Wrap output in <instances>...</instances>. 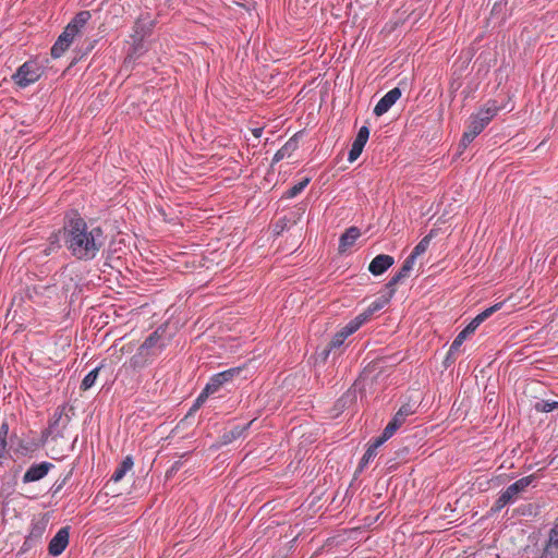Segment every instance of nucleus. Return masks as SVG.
Masks as SVG:
<instances>
[{
	"label": "nucleus",
	"instance_id": "obj_1",
	"mask_svg": "<svg viewBox=\"0 0 558 558\" xmlns=\"http://www.w3.org/2000/svg\"><path fill=\"white\" fill-rule=\"evenodd\" d=\"M60 234L71 256L81 262L95 259L108 238L102 227L87 222L75 209L65 213Z\"/></svg>",
	"mask_w": 558,
	"mask_h": 558
},
{
	"label": "nucleus",
	"instance_id": "obj_2",
	"mask_svg": "<svg viewBox=\"0 0 558 558\" xmlns=\"http://www.w3.org/2000/svg\"><path fill=\"white\" fill-rule=\"evenodd\" d=\"M90 17L89 11H80L75 14L51 47L50 54L53 59L60 58L69 49L75 37L82 35L83 28Z\"/></svg>",
	"mask_w": 558,
	"mask_h": 558
},
{
	"label": "nucleus",
	"instance_id": "obj_3",
	"mask_svg": "<svg viewBox=\"0 0 558 558\" xmlns=\"http://www.w3.org/2000/svg\"><path fill=\"white\" fill-rule=\"evenodd\" d=\"M376 364L377 363H371L364 367L353 385L336 401V411L343 412L355 404L357 395L364 391V383L369 378L371 374L376 371Z\"/></svg>",
	"mask_w": 558,
	"mask_h": 558
},
{
	"label": "nucleus",
	"instance_id": "obj_4",
	"mask_svg": "<svg viewBox=\"0 0 558 558\" xmlns=\"http://www.w3.org/2000/svg\"><path fill=\"white\" fill-rule=\"evenodd\" d=\"M536 474H531L529 476L522 477L511 485H509L504 492L500 493L499 497L496 499L494 505L490 508L493 513L499 512L502 508H505L508 504L514 501L515 496L526 489L534 480L536 478Z\"/></svg>",
	"mask_w": 558,
	"mask_h": 558
},
{
	"label": "nucleus",
	"instance_id": "obj_5",
	"mask_svg": "<svg viewBox=\"0 0 558 558\" xmlns=\"http://www.w3.org/2000/svg\"><path fill=\"white\" fill-rule=\"evenodd\" d=\"M141 19L135 22L134 25V34L132 35L133 44L131 45L126 57L123 61V66L125 69L133 70L134 64L138 58H141L146 51L144 39L147 36V33L140 32Z\"/></svg>",
	"mask_w": 558,
	"mask_h": 558
},
{
	"label": "nucleus",
	"instance_id": "obj_6",
	"mask_svg": "<svg viewBox=\"0 0 558 558\" xmlns=\"http://www.w3.org/2000/svg\"><path fill=\"white\" fill-rule=\"evenodd\" d=\"M41 76V71L35 61H26L13 74L12 78L16 85L24 88L37 82Z\"/></svg>",
	"mask_w": 558,
	"mask_h": 558
},
{
	"label": "nucleus",
	"instance_id": "obj_7",
	"mask_svg": "<svg viewBox=\"0 0 558 558\" xmlns=\"http://www.w3.org/2000/svg\"><path fill=\"white\" fill-rule=\"evenodd\" d=\"M170 340L171 335L168 333V324H162L142 344L157 355L169 344Z\"/></svg>",
	"mask_w": 558,
	"mask_h": 558
},
{
	"label": "nucleus",
	"instance_id": "obj_8",
	"mask_svg": "<svg viewBox=\"0 0 558 558\" xmlns=\"http://www.w3.org/2000/svg\"><path fill=\"white\" fill-rule=\"evenodd\" d=\"M243 371L244 367L238 366L213 375L205 386L206 392L214 395L226 384L231 383L235 377H239Z\"/></svg>",
	"mask_w": 558,
	"mask_h": 558
},
{
	"label": "nucleus",
	"instance_id": "obj_9",
	"mask_svg": "<svg viewBox=\"0 0 558 558\" xmlns=\"http://www.w3.org/2000/svg\"><path fill=\"white\" fill-rule=\"evenodd\" d=\"M66 403L57 407L48 422L50 429L56 430V437H63V430L66 428L71 421V417L66 414Z\"/></svg>",
	"mask_w": 558,
	"mask_h": 558
},
{
	"label": "nucleus",
	"instance_id": "obj_10",
	"mask_svg": "<svg viewBox=\"0 0 558 558\" xmlns=\"http://www.w3.org/2000/svg\"><path fill=\"white\" fill-rule=\"evenodd\" d=\"M70 526L61 527L48 545V553L51 556L61 555L69 545Z\"/></svg>",
	"mask_w": 558,
	"mask_h": 558
},
{
	"label": "nucleus",
	"instance_id": "obj_11",
	"mask_svg": "<svg viewBox=\"0 0 558 558\" xmlns=\"http://www.w3.org/2000/svg\"><path fill=\"white\" fill-rule=\"evenodd\" d=\"M369 137V129L365 125L360 128L353 143L351 149L349 150L348 160L350 162L355 161L362 154L365 144L367 143Z\"/></svg>",
	"mask_w": 558,
	"mask_h": 558
},
{
	"label": "nucleus",
	"instance_id": "obj_12",
	"mask_svg": "<svg viewBox=\"0 0 558 558\" xmlns=\"http://www.w3.org/2000/svg\"><path fill=\"white\" fill-rule=\"evenodd\" d=\"M400 97L401 89L399 87L392 88L379 99L374 108V114L377 117L385 114Z\"/></svg>",
	"mask_w": 558,
	"mask_h": 558
},
{
	"label": "nucleus",
	"instance_id": "obj_13",
	"mask_svg": "<svg viewBox=\"0 0 558 558\" xmlns=\"http://www.w3.org/2000/svg\"><path fill=\"white\" fill-rule=\"evenodd\" d=\"M52 466H53L52 463L47 462V461L32 464L28 468V470L25 472V474L23 476V482L32 483V482H37V481L44 478L48 474V472L50 471V469Z\"/></svg>",
	"mask_w": 558,
	"mask_h": 558
},
{
	"label": "nucleus",
	"instance_id": "obj_14",
	"mask_svg": "<svg viewBox=\"0 0 558 558\" xmlns=\"http://www.w3.org/2000/svg\"><path fill=\"white\" fill-rule=\"evenodd\" d=\"M395 263L392 256L387 254H379L373 258L368 265V271L374 276H380L387 271Z\"/></svg>",
	"mask_w": 558,
	"mask_h": 558
},
{
	"label": "nucleus",
	"instance_id": "obj_15",
	"mask_svg": "<svg viewBox=\"0 0 558 558\" xmlns=\"http://www.w3.org/2000/svg\"><path fill=\"white\" fill-rule=\"evenodd\" d=\"M153 356H155V354H153L150 350L141 344L136 353L130 359L129 366L133 371L142 369L150 362Z\"/></svg>",
	"mask_w": 558,
	"mask_h": 558
},
{
	"label": "nucleus",
	"instance_id": "obj_16",
	"mask_svg": "<svg viewBox=\"0 0 558 558\" xmlns=\"http://www.w3.org/2000/svg\"><path fill=\"white\" fill-rule=\"evenodd\" d=\"M361 236V231L357 227L352 226L348 228L344 233L341 234L339 239V253L347 252L350 247H352L355 241Z\"/></svg>",
	"mask_w": 558,
	"mask_h": 558
},
{
	"label": "nucleus",
	"instance_id": "obj_17",
	"mask_svg": "<svg viewBox=\"0 0 558 558\" xmlns=\"http://www.w3.org/2000/svg\"><path fill=\"white\" fill-rule=\"evenodd\" d=\"M477 327H475L474 324H472V322H470L463 330H461L458 336L454 338V340L452 341L450 348H449V355H453L456 354L460 347L462 345L463 341L471 335L473 333L475 330H476Z\"/></svg>",
	"mask_w": 558,
	"mask_h": 558
},
{
	"label": "nucleus",
	"instance_id": "obj_18",
	"mask_svg": "<svg viewBox=\"0 0 558 558\" xmlns=\"http://www.w3.org/2000/svg\"><path fill=\"white\" fill-rule=\"evenodd\" d=\"M499 110L500 107L497 105V101L489 100L486 106L476 113V116L480 118V121H483L484 124L488 125Z\"/></svg>",
	"mask_w": 558,
	"mask_h": 558
},
{
	"label": "nucleus",
	"instance_id": "obj_19",
	"mask_svg": "<svg viewBox=\"0 0 558 558\" xmlns=\"http://www.w3.org/2000/svg\"><path fill=\"white\" fill-rule=\"evenodd\" d=\"M299 147L296 136L291 137L280 149L277 150L272 158V163H277L284 157L290 156Z\"/></svg>",
	"mask_w": 558,
	"mask_h": 558
},
{
	"label": "nucleus",
	"instance_id": "obj_20",
	"mask_svg": "<svg viewBox=\"0 0 558 558\" xmlns=\"http://www.w3.org/2000/svg\"><path fill=\"white\" fill-rule=\"evenodd\" d=\"M252 423H253V421L248 422L244 426L236 425V426L232 427L230 430L225 432L220 437L221 444L228 445V444L232 442L233 440L238 439L239 437H241L243 435V433L251 426Z\"/></svg>",
	"mask_w": 558,
	"mask_h": 558
},
{
	"label": "nucleus",
	"instance_id": "obj_21",
	"mask_svg": "<svg viewBox=\"0 0 558 558\" xmlns=\"http://www.w3.org/2000/svg\"><path fill=\"white\" fill-rule=\"evenodd\" d=\"M133 458L131 456H126L114 470L113 474L111 475V481L116 483L120 482L124 477L126 472H129L133 468Z\"/></svg>",
	"mask_w": 558,
	"mask_h": 558
},
{
	"label": "nucleus",
	"instance_id": "obj_22",
	"mask_svg": "<svg viewBox=\"0 0 558 558\" xmlns=\"http://www.w3.org/2000/svg\"><path fill=\"white\" fill-rule=\"evenodd\" d=\"M368 322L365 316L361 313L353 319H351L344 327L340 329L347 337L351 336L355 331H357L363 324Z\"/></svg>",
	"mask_w": 558,
	"mask_h": 558
},
{
	"label": "nucleus",
	"instance_id": "obj_23",
	"mask_svg": "<svg viewBox=\"0 0 558 558\" xmlns=\"http://www.w3.org/2000/svg\"><path fill=\"white\" fill-rule=\"evenodd\" d=\"M389 302V296L383 294L377 300H375L362 314L365 316L367 320H369L377 311L381 310Z\"/></svg>",
	"mask_w": 558,
	"mask_h": 558
},
{
	"label": "nucleus",
	"instance_id": "obj_24",
	"mask_svg": "<svg viewBox=\"0 0 558 558\" xmlns=\"http://www.w3.org/2000/svg\"><path fill=\"white\" fill-rule=\"evenodd\" d=\"M298 215H299L298 213L292 211V213L290 214V217L284 216V217H282V218L278 219V220H277V222L275 223V229H274V230H275V232H276L277 234H280V233H282L286 229H288L290 225H294V223L296 222V216H298Z\"/></svg>",
	"mask_w": 558,
	"mask_h": 558
},
{
	"label": "nucleus",
	"instance_id": "obj_25",
	"mask_svg": "<svg viewBox=\"0 0 558 558\" xmlns=\"http://www.w3.org/2000/svg\"><path fill=\"white\" fill-rule=\"evenodd\" d=\"M435 234V230H430L429 233L427 235H425L416 245L415 247L413 248V251L411 252V256H413L414 258H416L417 256H420L421 254L425 253L426 250L428 248V245H429V242L430 240L433 239Z\"/></svg>",
	"mask_w": 558,
	"mask_h": 558
},
{
	"label": "nucleus",
	"instance_id": "obj_26",
	"mask_svg": "<svg viewBox=\"0 0 558 558\" xmlns=\"http://www.w3.org/2000/svg\"><path fill=\"white\" fill-rule=\"evenodd\" d=\"M502 306V303H496L495 305L486 308L485 311L477 314L471 322L475 325V327H478L484 320H486L490 315H493L495 312L500 310Z\"/></svg>",
	"mask_w": 558,
	"mask_h": 558
},
{
	"label": "nucleus",
	"instance_id": "obj_27",
	"mask_svg": "<svg viewBox=\"0 0 558 558\" xmlns=\"http://www.w3.org/2000/svg\"><path fill=\"white\" fill-rule=\"evenodd\" d=\"M101 367H102V365L95 367L83 378L81 386H80V389L82 391H86L94 386Z\"/></svg>",
	"mask_w": 558,
	"mask_h": 558
},
{
	"label": "nucleus",
	"instance_id": "obj_28",
	"mask_svg": "<svg viewBox=\"0 0 558 558\" xmlns=\"http://www.w3.org/2000/svg\"><path fill=\"white\" fill-rule=\"evenodd\" d=\"M414 410L412 409V405L409 403H404L400 407V409L397 411V413L393 415L392 420L397 422L400 426L403 425L405 422V418L413 414Z\"/></svg>",
	"mask_w": 558,
	"mask_h": 558
},
{
	"label": "nucleus",
	"instance_id": "obj_29",
	"mask_svg": "<svg viewBox=\"0 0 558 558\" xmlns=\"http://www.w3.org/2000/svg\"><path fill=\"white\" fill-rule=\"evenodd\" d=\"M46 522L44 521H37L32 523V527L29 531V536L35 539V542L40 543L43 535L46 531Z\"/></svg>",
	"mask_w": 558,
	"mask_h": 558
},
{
	"label": "nucleus",
	"instance_id": "obj_30",
	"mask_svg": "<svg viewBox=\"0 0 558 558\" xmlns=\"http://www.w3.org/2000/svg\"><path fill=\"white\" fill-rule=\"evenodd\" d=\"M310 181H311L310 178H304L302 181H300L299 183H296L293 186H291L290 189H288L284 192L283 196L287 197V198L295 197L296 195H299L307 186Z\"/></svg>",
	"mask_w": 558,
	"mask_h": 558
},
{
	"label": "nucleus",
	"instance_id": "obj_31",
	"mask_svg": "<svg viewBox=\"0 0 558 558\" xmlns=\"http://www.w3.org/2000/svg\"><path fill=\"white\" fill-rule=\"evenodd\" d=\"M533 408L536 412L548 413L558 409V401L539 400Z\"/></svg>",
	"mask_w": 558,
	"mask_h": 558
},
{
	"label": "nucleus",
	"instance_id": "obj_32",
	"mask_svg": "<svg viewBox=\"0 0 558 558\" xmlns=\"http://www.w3.org/2000/svg\"><path fill=\"white\" fill-rule=\"evenodd\" d=\"M98 43V39H85L80 46H77L74 50V53H81V57L87 56L89 52L93 51L96 44Z\"/></svg>",
	"mask_w": 558,
	"mask_h": 558
},
{
	"label": "nucleus",
	"instance_id": "obj_33",
	"mask_svg": "<svg viewBox=\"0 0 558 558\" xmlns=\"http://www.w3.org/2000/svg\"><path fill=\"white\" fill-rule=\"evenodd\" d=\"M470 123L468 125V130L474 135L477 136L482 133V131L487 126L483 121H480V118L476 114H472L470 118Z\"/></svg>",
	"mask_w": 558,
	"mask_h": 558
},
{
	"label": "nucleus",
	"instance_id": "obj_34",
	"mask_svg": "<svg viewBox=\"0 0 558 558\" xmlns=\"http://www.w3.org/2000/svg\"><path fill=\"white\" fill-rule=\"evenodd\" d=\"M376 454H377V451L367 447L365 453L363 454L362 459L360 460L356 472H362L366 468V465L369 463V461L376 457Z\"/></svg>",
	"mask_w": 558,
	"mask_h": 558
},
{
	"label": "nucleus",
	"instance_id": "obj_35",
	"mask_svg": "<svg viewBox=\"0 0 558 558\" xmlns=\"http://www.w3.org/2000/svg\"><path fill=\"white\" fill-rule=\"evenodd\" d=\"M538 558H558V546L546 542Z\"/></svg>",
	"mask_w": 558,
	"mask_h": 558
},
{
	"label": "nucleus",
	"instance_id": "obj_36",
	"mask_svg": "<svg viewBox=\"0 0 558 558\" xmlns=\"http://www.w3.org/2000/svg\"><path fill=\"white\" fill-rule=\"evenodd\" d=\"M9 423L3 421L0 426V449H9L8 444Z\"/></svg>",
	"mask_w": 558,
	"mask_h": 558
},
{
	"label": "nucleus",
	"instance_id": "obj_37",
	"mask_svg": "<svg viewBox=\"0 0 558 558\" xmlns=\"http://www.w3.org/2000/svg\"><path fill=\"white\" fill-rule=\"evenodd\" d=\"M210 395L211 393L206 392V388H204L203 391L198 395V397L194 401V404L191 407L189 414H192L193 412L197 411L204 404V402Z\"/></svg>",
	"mask_w": 558,
	"mask_h": 558
},
{
	"label": "nucleus",
	"instance_id": "obj_38",
	"mask_svg": "<svg viewBox=\"0 0 558 558\" xmlns=\"http://www.w3.org/2000/svg\"><path fill=\"white\" fill-rule=\"evenodd\" d=\"M60 241H62L61 239V234H60V231L58 233H52L50 236H49V242H50V245L48 248H46L44 251V253L46 255H49L50 251L54 250V248H60L61 247V244H60Z\"/></svg>",
	"mask_w": 558,
	"mask_h": 558
},
{
	"label": "nucleus",
	"instance_id": "obj_39",
	"mask_svg": "<svg viewBox=\"0 0 558 558\" xmlns=\"http://www.w3.org/2000/svg\"><path fill=\"white\" fill-rule=\"evenodd\" d=\"M348 337L342 332V331H338L335 333V336L331 338L330 342L328 343V345L330 347V349H339L344 340L347 339Z\"/></svg>",
	"mask_w": 558,
	"mask_h": 558
},
{
	"label": "nucleus",
	"instance_id": "obj_40",
	"mask_svg": "<svg viewBox=\"0 0 558 558\" xmlns=\"http://www.w3.org/2000/svg\"><path fill=\"white\" fill-rule=\"evenodd\" d=\"M415 259H416V258H414L413 256L409 255V256L404 259V262H403V264H402L401 268L399 269V271H400V272H402L407 278L409 277L410 271H411V269L413 268V265H414V263H415Z\"/></svg>",
	"mask_w": 558,
	"mask_h": 558
},
{
	"label": "nucleus",
	"instance_id": "obj_41",
	"mask_svg": "<svg viewBox=\"0 0 558 558\" xmlns=\"http://www.w3.org/2000/svg\"><path fill=\"white\" fill-rule=\"evenodd\" d=\"M39 543L35 542L34 538H32L29 535H27L24 539V543L22 547L20 548V551L17 555L25 554L28 550H31L33 547H36Z\"/></svg>",
	"mask_w": 558,
	"mask_h": 558
},
{
	"label": "nucleus",
	"instance_id": "obj_42",
	"mask_svg": "<svg viewBox=\"0 0 558 558\" xmlns=\"http://www.w3.org/2000/svg\"><path fill=\"white\" fill-rule=\"evenodd\" d=\"M400 427L401 426L391 418L387 426L384 428L383 434L389 439Z\"/></svg>",
	"mask_w": 558,
	"mask_h": 558
},
{
	"label": "nucleus",
	"instance_id": "obj_43",
	"mask_svg": "<svg viewBox=\"0 0 558 558\" xmlns=\"http://www.w3.org/2000/svg\"><path fill=\"white\" fill-rule=\"evenodd\" d=\"M73 474V469H71L68 474L61 480V481H57L53 486H52V489H53V494H58L62 488L63 486L66 484V482L69 481V478L72 476Z\"/></svg>",
	"mask_w": 558,
	"mask_h": 558
},
{
	"label": "nucleus",
	"instance_id": "obj_44",
	"mask_svg": "<svg viewBox=\"0 0 558 558\" xmlns=\"http://www.w3.org/2000/svg\"><path fill=\"white\" fill-rule=\"evenodd\" d=\"M475 137L476 136H474L469 130H466L462 135L459 147L463 149L466 148L474 141Z\"/></svg>",
	"mask_w": 558,
	"mask_h": 558
},
{
	"label": "nucleus",
	"instance_id": "obj_45",
	"mask_svg": "<svg viewBox=\"0 0 558 558\" xmlns=\"http://www.w3.org/2000/svg\"><path fill=\"white\" fill-rule=\"evenodd\" d=\"M388 438L381 434L379 437L375 438L372 442L368 444V447L377 451V449L384 445Z\"/></svg>",
	"mask_w": 558,
	"mask_h": 558
},
{
	"label": "nucleus",
	"instance_id": "obj_46",
	"mask_svg": "<svg viewBox=\"0 0 558 558\" xmlns=\"http://www.w3.org/2000/svg\"><path fill=\"white\" fill-rule=\"evenodd\" d=\"M388 438L381 434L379 437L375 438L372 442L368 444V447L377 451V449L384 445Z\"/></svg>",
	"mask_w": 558,
	"mask_h": 558
},
{
	"label": "nucleus",
	"instance_id": "obj_47",
	"mask_svg": "<svg viewBox=\"0 0 558 558\" xmlns=\"http://www.w3.org/2000/svg\"><path fill=\"white\" fill-rule=\"evenodd\" d=\"M183 465L181 460L175 461L170 469L166 472V478H171Z\"/></svg>",
	"mask_w": 558,
	"mask_h": 558
},
{
	"label": "nucleus",
	"instance_id": "obj_48",
	"mask_svg": "<svg viewBox=\"0 0 558 558\" xmlns=\"http://www.w3.org/2000/svg\"><path fill=\"white\" fill-rule=\"evenodd\" d=\"M396 283L392 282V280H389L386 284H385V289L387 290V293L385 294L386 296H389V299L391 300V298L393 296V294L396 293Z\"/></svg>",
	"mask_w": 558,
	"mask_h": 558
},
{
	"label": "nucleus",
	"instance_id": "obj_49",
	"mask_svg": "<svg viewBox=\"0 0 558 558\" xmlns=\"http://www.w3.org/2000/svg\"><path fill=\"white\" fill-rule=\"evenodd\" d=\"M54 434L56 435V430L54 429H50V426H48L47 428H45L43 432H41V441L43 444H45L48 439V437L50 435Z\"/></svg>",
	"mask_w": 558,
	"mask_h": 558
},
{
	"label": "nucleus",
	"instance_id": "obj_50",
	"mask_svg": "<svg viewBox=\"0 0 558 558\" xmlns=\"http://www.w3.org/2000/svg\"><path fill=\"white\" fill-rule=\"evenodd\" d=\"M405 278L407 277L402 272L398 271L390 278V280H392L393 283L398 284L402 282Z\"/></svg>",
	"mask_w": 558,
	"mask_h": 558
},
{
	"label": "nucleus",
	"instance_id": "obj_51",
	"mask_svg": "<svg viewBox=\"0 0 558 558\" xmlns=\"http://www.w3.org/2000/svg\"><path fill=\"white\" fill-rule=\"evenodd\" d=\"M558 532L549 531V537L546 542L558 546Z\"/></svg>",
	"mask_w": 558,
	"mask_h": 558
},
{
	"label": "nucleus",
	"instance_id": "obj_52",
	"mask_svg": "<svg viewBox=\"0 0 558 558\" xmlns=\"http://www.w3.org/2000/svg\"><path fill=\"white\" fill-rule=\"evenodd\" d=\"M408 453H409V448L408 447H403V448H401V449L396 451V456H397L398 459H405Z\"/></svg>",
	"mask_w": 558,
	"mask_h": 558
},
{
	"label": "nucleus",
	"instance_id": "obj_53",
	"mask_svg": "<svg viewBox=\"0 0 558 558\" xmlns=\"http://www.w3.org/2000/svg\"><path fill=\"white\" fill-rule=\"evenodd\" d=\"M9 457V449H0V466H3Z\"/></svg>",
	"mask_w": 558,
	"mask_h": 558
},
{
	"label": "nucleus",
	"instance_id": "obj_54",
	"mask_svg": "<svg viewBox=\"0 0 558 558\" xmlns=\"http://www.w3.org/2000/svg\"><path fill=\"white\" fill-rule=\"evenodd\" d=\"M331 351H332V349H330V347H329V345H327V347H326V348H325V349L319 353V356L322 357V360H323L324 362L328 359V356H329V354H330V352H331Z\"/></svg>",
	"mask_w": 558,
	"mask_h": 558
},
{
	"label": "nucleus",
	"instance_id": "obj_55",
	"mask_svg": "<svg viewBox=\"0 0 558 558\" xmlns=\"http://www.w3.org/2000/svg\"><path fill=\"white\" fill-rule=\"evenodd\" d=\"M84 57H81V53H75L74 58L70 62V66L75 65L80 60H82Z\"/></svg>",
	"mask_w": 558,
	"mask_h": 558
},
{
	"label": "nucleus",
	"instance_id": "obj_56",
	"mask_svg": "<svg viewBox=\"0 0 558 558\" xmlns=\"http://www.w3.org/2000/svg\"><path fill=\"white\" fill-rule=\"evenodd\" d=\"M140 32L141 33H147V36L149 35L150 33V28L147 27L142 21H141V26H140Z\"/></svg>",
	"mask_w": 558,
	"mask_h": 558
},
{
	"label": "nucleus",
	"instance_id": "obj_57",
	"mask_svg": "<svg viewBox=\"0 0 558 558\" xmlns=\"http://www.w3.org/2000/svg\"><path fill=\"white\" fill-rule=\"evenodd\" d=\"M454 360H456L454 354L453 355H449V352H448L447 356L445 359V364L448 365L449 363L454 362Z\"/></svg>",
	"mask_w": 558,
	"mask_h": 558
},
{
	"label": "nucleus",
	"instance_id": "obj_58",
	"mask_svg": "<svg viewBox=\"0 0 558 558\" xmlns=\"http://www.w3.org/2000/svg\"><path fill=\"white\" fill-rule=\"evenodd\" d=\"M262 132H263V130H262V129H255V130L253 131V133H254V135H255L256 137H259V136H260V134H262Z\"/></svg>",
	"mask_w": 558,
	"mask_h": 558
},
{
	"label": "nucleus",
	"instance_id": "obj_59",
	"mask_svg": "<svg viewBox=\"0 0 558 558\" xmlns=\"http://www.w3.org/2000/svg\"><path fill=\"white\" fill-rule=\"evenodd\" d=\"M553 532H558V521L554 524V526L550 529Z\"/></svg>",
	"mask_w": 558,
	"mask_h": 558
}]
</instances>
